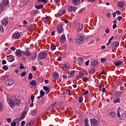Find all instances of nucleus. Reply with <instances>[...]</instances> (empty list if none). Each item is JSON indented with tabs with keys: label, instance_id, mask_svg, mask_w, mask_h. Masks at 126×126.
<instances>
[{
	"label": "nucleus",
	"instance_id": "obj_30",
	"mask_svg": "<svg viewBox=\"0 0 126 126\" xmlns=\"http://www.w3.org/2000/svg\"><path fill=\"white\" fill-rule=\"evenodd\" d=\"M110 116L112 117V118H115V117H116V113H115L114 111H111L110 113Z\"/></svg>",
	"mask_w": 126,
	"mask_h": 126
},
{
	"label": "nucleus",
	"instance_id": "obj_5",
	"mask_svg": "<svg viewBox=\"0 0 126 126\" xmlns=\"http://www.w3.org/2000/svg\"><path fill=\"white\" fill-rule=\"evenodd\" d=\"M119 45L120 43L118 42H114L111 45L110 49H116L119 47Z\"/></svg>",
	"mask_w": 126,
	"mask_h": 126
},
{
	"label": "nucleus",
	"instance_id": "obj_17",
	"mask_svg": "<svg viewBox=\"0 0 126 126\" xmlns=\"http://www.w3.org/2000/svg\"><path fill=\"white\" fill-rule=\"evenodd\" d=\"M43 89L46 91V94H49V93H50V89L48 88V87L44 86L43 87Z\"/></svg>",
	"mask_w": 126,
	"mask_h": 126
},
{
	"label": "nucleus",
	"instance_id": "obj_42",
	"mask_svg": "<svg viewBox=\"0 0 126 126\" xmlns=\"http://www.w3.org/2000/svg\"><path fill=\"white\" fill-rule=\"evenodd\" d=\"M36 114H37V111L35 110H33L32 112V116H35L36 115Z\"/></svg>",
	"mask_w": 126,
	"mask_h": 126
},
{
	"label": "nucleus",
	"instance_id": "obj_64",
	"mask_svg": "<svg viewBox=\"0 0 126 126\" xmlns=\"http://www.w3.org/2000/svg\"><path fill=\"white\" fill-rule=\"evenodd\" d=\"M6 63V61L5 60H2V64H5Z\"/></svg>",
	"mask_w": 126,
	"mask_h": 126
},
{
	"label": "nucleus",
	"instance_id": "obj_46",
	"mask_svg": "<svg viewBox=\"0 0 126 126\" xmlns=\"http://www.w3.org/2000/svg\"><path fill=\"white\" fill-rule=\"evenodd\" d=\"M3 27L2 25H0V32H3Z\"/></svg>",
	"mask_w": 126,
	"mask_h": 126
},
{
	"label": "nucleus",
	"instance_id": "obj_53",
	"mask_svg": "<svg viewBox=\"0 0 126 126\" xmlns=\"http://www.w3.org/2000/svg\"><path fill=\"white\" fill-rule=\"evenodd\" d=\"M10 50H11L12 51H15V50H16V48L14 47V46H11L10 48Z\"/></svg>",
	"mask_w": 126,
	"mask_h": 126
},
{
	"label": "nucleus",
	"instance_id": "obj_51",
	"mask_svg": "<svg viewBox=\"0 0 126 126\" xmlns=\"http://www.w3.org/2000/svg\"><path fill=\"white\" fill-rule=\"evenodd\" d=\"M22 1L23 2V3L26 4L27 3V2H29V0H22Z\"/></svg>",
	"mask_w": 126,
	"mask_h": 126
},
{
	"label": "nucleus",
	"instance_id": "obj_3",
	"mask_svg": "<svg viewBox=\"0 0 126 126\" xmlns=\"http://www.w3.org/2000/svg\"><path fill=\"white\" fill-rule=\"evenodd\" d=\"M47 58V53L46 52H40L38 55V59L39 60H42V59H46Z\"/></svg>",
	"mask_w": 126,
	"mask_h": 126
},
{
	"label": "nucleus",
	"instance_id": "obj_2",
	"mask_svg": "<svg viewBox=\"0 0 126 126\" xmlns=\"http://www.w3.org/2000/svg\"><path fill=\"white\" fill-rule=\"evenodd\" d=\"M9 1L8 0H3L1 4H0V13L2 12L3 10L5 9V7L8 4Z\"/></svg>",
	"mask_w": 126,
	"mask_h": 126
},
{
	"label": "nucleus",
	"instance_id": "obj_12",
	"mask_svg": "<svg viewBox=\"0 0 126 126\" xmlns=\"http://www.w3.org/2000/svg\"><path fill=\"white\" fill-rule=\"evenodd\" d=\"M13 38H14V39H19V38H20V33L18 32H15L13 34Z\"/></svg>",
	"mask_w": 126,
	"mask_h": 126
},
{
	"label": "nucleus",
	"instance_id": "obj_40",
	"mask_svg": "<svg viewBox=\"0 0 126 126\" xmlns=\"http://www.w3.org/2000/svg\"><path fill=\"white\" fill-rule=\"evenodd\" d=\"M100 61L101 63H105L107 62V58H101Z\"/></svg>",
	"mask_w": 126,
	"mask_h": 126
},
{
	"label": "nucleus",
	"instance_id": "obj_59",
	"mask_svg": "<svg viewBox=\"0 0 126 126\" xmlns=\"http://www.w3.org/2000/svg\"><path fill=\"white\" fill-rule=\"evenodd\" d=\"M122 19H123V17L122 16H119L118 17V21H121L122 20Z\"/></svg>",
	"mask_w": 126,
	"mask_h": 126
},
{
	"label": "nucleus",
	"instance_id": "obj_6",
	"mask_svg": "<svg viewBox=\"0 0 126 126\" xmlns=\"http://www.w3.org/2000/svg\"><path fill=\"white\" fill-rule=\"evenodd\" d=\"M57 27H58L57 32H58V33L62 34V33H63V25L61 24L60 25H58Z\"/></svg>",
	"mask_w": 126,
	"mask_h": 126
},
{
	"label": "nucleus",
	"instance_id": "obj_56",
	"mask_svg": "<svg viewBox=\"0 0 126 126\" xmlns=\"http://www.w3.org/2000/svg\"><path fill=\"white\" fill-rule=\"evenodd\" d=\"M114 103H120V98H118L114 101Z\"/></svg>",
	"mask_w": 126,
	"mask_h": 126
},
{
	"label": "nucleus",
	"instance_id": "obj_18",
	"mask_svg": "<svg viewBox=\"0 0 126 126\" xmlns=\"http://www.w3.org/2000/svg\"><path fill=\"white\" fill-rule=\"evenodd\" d=\"M72 1L75 6H77L79 4V2H80V0H72Z\"/></svg>",
	"mask_w": 126,
	"mask_h": 126
},
{
	"label": "nucleus",
	"instance_id": "obj_4",
	"mask_svg": "<svg viewBox=\"0 0 126 126\" xmlns=\"http://www.w3.org/2000/svg\"><path fill=\"white\" fill-rule=\"evenodd\" d=\"M92 126H98V121L95 118H92L90 120Z\"/></svg>",
	"mask_w": 126,
	"mask_h": 126
},
{
	"label": "nucleus",
	"instance_id": "obj_27",
	"mask_svg": "<svg viewBox=\"0 0 126 126\" xmlns=\"http://www.w3.org/2000/svg\"><path fill=\"white\" fill-rule=\"evenodd\" d=\"M35 7L37 9H41V8H43V5H35Z\"/></svg>",
	"mask_w": 126,
	"mask_h": 126
},
{
	"label": "nucleus",
	"instance_id": "obj_24",
	"mask_svg": "<svg viewBox=\"0 0 126 126\" xmlns=\"http://www.w3.org/2000/svg\"><path fill=\"white\" fill-rule=\"evenodd\" d=\"M30 85H32L33 86H36V82L35 80H32L29 83Z\"/></svg>",
	"mask_w": 126,
	"mask_h": 126
},
{
	"label": "nucleus",
	"instance_id": "obj_33",
	"mask_svg": "<svg viewBox=\"0 0 126 126\" xmlns=\"http://www.w3.org/2000/svg\"><path fill=\"white\" fill-rule=\"evenodd\" d=\"M82 29H83V25L81 24L79 25V28L78 29L77 31L80 32L82 31Z\"/></svg>",
	"mask_w": 126,
	"mask_h": 126
},
{
	"label": "nucleus",
	"instance_id": "obj_62",
	"mask_svg": "<svg viewBox=\"0 0 126 126\" xmlns=\"http://www.w3.org/2000/svg\"><path fill=\"white\" fill-rule=\"evenodd\" d=\"M34 96H33V95L31 96V100L32 102H34Z\"/></svg>",
	"mask_w": 126,
	"mask_h": 126
},
{
	"label": "nucleus",
	"instance_id": "obj_22",
	"mask_svg": "<svg viewBox=\"0 0 126 126\" xmlns=\"http://www.w3.org/2000/svg\"><path fill=\"white\" fill-rule=\"evenodd\" d=\"M69 9L70 11H75V10L76 9H77V7H74L73 6H70L69 7Z\"/></svg>",
	"mask_w": 126,
	"mask_h": 126
},
{
	"label": "nucleus",
	"instance_id": "obj_14",
	"mask_svg": "<svg viewBox=\"0 0 126 126\" xmlns=\"http://www.w3.org/2000/svg\"><path fill=\"white\" fill-rule=\"evenodd\" d=\"M15 55L17 57H21L22 56L21 50L20 49H17L15 52Z\"/></svg>",
	"mask_w": 126,
	"mask_h": 126
},
{
	"label": "nucleus",
	"instance_id": "obj_19",
	"mask_svg": "<svg viewBox=\"0 0 126 126\" xmlns=\"http://www.w3.org/2000/svg\"><path fill=\"white\" fill-rule=\"evenodd\" d=\"M7 23H8V20H7V18H4L2 21V24L3 25H7Z\"/></svg>",
	"mask_w": 126,
	"mask_h": 126
},
{
	"label": "nucleus",
	"instance_id": "obj_57",
	"mask_svg": "<svg viewBox=\"0 0 126 126\" xmlns=\"http://www.w3.org/2000/svg\"><path fill=\"white\" fill-rule=\"evenodd\" d=\"M41 2H43V3L45 4L48 2V0H41Z\"/></svg>",
	"mask_w": 126,
	"mask_h": 126
},
{
	"label": "nucleus",
	"instance_id": "obj_58",
	"mask_svg": "<svg viewBox=\"0 0 126 126\" xmlns=\"http://www.w3.org/2000/svg\"><path fill=\"white\" fill-rule=\"evenodd\" d=\"M25 125V121H23L21 122V126H24Z\"/></svg>",
	"mask_w": 126,
	"mask_h": 126
},
{
	"label": "nucleus",
	"instance_id": "obj_43",
	"mask_svg": "<svg viewBox=\"0 0 126 126\" xmlns=\"http://www.w3.org/2000/svg\"><path fill=\"white\" fill-rule=\"evenodd\" d=\"M96 71L95 68L93 67V68L91 69V73H94Z\"/></svg>",
	"mask_w": 126,
	"mask_h": 126
},
{
	"label": "nucleus",
	"instance_id": "obj_8",
	"mask_svg": "<svg viewBox=\"0 0 126 126\" xmlns=\"http://www.w3.org/2000/svg\"><path fill=\"white\" fill-rule=\"evenodd\" d=\"M14 82V81L11 79L7 80L5 81L6 85H8L9 86H10V85H12Z\"/></svg>",
	"mask_w": 126,
	"mask_h": 126
},
{
	"label": "nucleus",
	"instance_id": "obj_13",
	"mask_svg": "<svg viewBox=\"0 0 126 126\" xmlns=\"http://www.w3.org/2000/svg\"><path fill=\"white\" fill-rule=\"evenodd\" d=\"M74 74H75V70H72L70 71L68 75V78H71V77H73Z\"/></svg>",
	"mask_w": 126,
	"mask_h": 126
},
{
	"label": "nucleus",
	"instance_id": "obj_23",
	"mask_svg": "<svg viewBox=\"0 0 126 126\" xmlns=\"http://www.w3.org/2000/svg\"><path fill=\"white\" fill-rule=\"evenodd\" d=\"M77 61L79 64H81L83 63V59L81 58H78Z\"/></svg>",
	"mask_w": 126,
	"mask_h": 126
},
{
	"label": "nucleus",
	"instance_id": "obj_29",
	"mask_svg": "<svg viewBox=\"0 0 126 126\" xmlns=\"http://www.w3.org/2000/svg\"><path fill=\"white\" fill-rule=\"evenodd\" d=\"M75 43L77 44V45H80L81 43L82 44L83 42H81L79 38L75 39Z\"/></svg>",
	"mask_w": 126,
	"mask_h": 126
},
{
	"label": "nucleus",
	"instance_id": "obj_61",
	"mask_svg": "<svg viewBox=\"0 0 126 126\" xmlns=\"http://www.w3.org/2000/svg\"><path fill=\"white\" fill-rule=\"evenodd\" d=\"M83 10H84V8H82L80 9V10L78 12V13H81V12H82V11H83Z\"/></svg>",
	"mask_w": 126,
	"mask_h": 126
},
{
	"label": "nucleus",
	"instance_id": "obj_10",
	"mask_svg": "<svg viewBox=\"0 0 126 126\" xmlns=\"http://www.w3.org/2000/svg\"><path fill=\"white\" fill-rule=\"evenodd\" d=\"M62 69L63 71H67L69 69V66H68L66 64H63L62 65Z\"/></svg>",
	"mask_w": 126,
	"mask_h": 126
},
{
	"label": "nucleus",
	"instance_id": "obj_48",
	"mask_svg": "<svg viewBox=\"0 0 126 126\" xmlns=\"http://www.w3.org/2000/svg\"><path fill=\"white\" fill-rule=\"evenodd\" d=\"M111 16H112V14H111V13H107L106 14V16L107 17H108V18H110Z\"/></svg>",
	"mask_w": 126,
	"mask_h": 126
},
{
	"label": "nucleus",
	"instance_id": "obj_60",
	"mask_svg": "<svg viewBox=\"0 0 126 126\" xmlns=\"http://www.w3.org/2000/svg\"><path fill=\"white\" fill-rule=\"evenodd\" d=\"M7 122H8V123H11V118H8V119H6Z\"/></svg>",
	"mask_w": 126,
	"mask_h": 126
},
{
	"label": "nucleus",
	"instance_id": "obj_16",
	"mask_svg": "<svg viewBox=\"0 0 126 126\" xmlns=\"http://www.w3.org/2000/svg\"><path fill=\"white\" fill-rule=\"evenodd\" d=\"M61 41H60V43L61 44H63V43H64L65 41V35H62L61 36Z\"/></svg>",
	"mask_w": 126,
	"mask_h": 126
},
{
	"label": "nucleus",
	"instance_id": "obj_11",
	"mask_svg": "<svg viewBox=\"0 0 126 126\" xmlns=\"http://www.w3.org/2000/svg\"><path fill=\"white\" fill-rule=\"evenodd\" d=\"M7 61L9 62L10 63H11L12 62H13L14 61V57L12 55H9L7 57Z\"/></svg>",
	"mask_w": 126,
	"mask_h": 126
},
{
	"label": "nucleus",
	"instance_id": "obj_28",
	"mask_svg": "<svg viewBox=\"0 0 126 126\" xmlns=\"http://www.w3.org/2000/svg\"><path fill=\"white\" fill-rule=\"evenodd\" d=\"M36 58H37V53H33V55L32 56V58L33 61H35L36 60Z\"/></svg>",
	"mask_w": 126,
	"mask_h": 126
},
{
	"label": "nucleus",
	"instance_id": "obj_45",
	"mask_svg": "<svg viewBox=\"0 0 126 126\" xmlns=\"http://www.w3.org/2000/svg\"><path fill=\"white\" fill-rule=\"evenodd\" d=\"M2 69L4 70H7V69H8V67L6 65H4L2 67Z\"/></svg>",
	"mask_w": 126,
	"mask_h": 126
},
{
	"label": "nucleus",
	"instance_id": "obj_15",
	"mask_svg": "<svg viewBox=\"0 0 126 126\" xmlns=\"http://www.w3.org/2000/svg\"><path fill=\"white\" fill-rule=\"evenodd\" d=\"M60 76L59 75V73L57 72H55L53 74V78L54 79H59Z\"/></svg>",
	"mask_w": 126,
	"mask_h": 126
},
{
	"label": "nucleus",
	"instance_id": "obj_47",
	"mask_svg": "<svg viewBox=\"0 0 126 126\" xmlns=\"http://www.w3.org/2000/svg\"><path fill=\"white\" fill-rule=\"evenodd\" d=\"M66 94H67V95H69V96L71 95L70 94V90H66Z\"/></svg>",
	"mask_w": 126,
	"mask_h": 126
},
{
	"label": "nucleus",
	"instance_id": "obj_20",
	"mask_svg": "<svg viewBox=\"0 0 126 126\" xmlns=\"http://www.w3.org/2000/svg\"><path fill=\"white\" fill-rule=\"evenodd\" d=\"M117 5L120 8H123V7H124V6L125 5V4L124 3V2L122 1H119L118 2Z\"/></svg>",
	"mask_w": 126,
	"mask_h": 126
},
{
	"label": "nucleus",
	"instance_id": "obj_9",
	"mask_svg": "<svg viewBox=\"0 0 126 126\" xmlns=\"http://www.w3.org/2000/svg\"><path fill=\"white\" fill-rule=\"evenodd\" d=\"M98 63L99 62H98V60H95L91 62V65H92V66L94 67H96L97 65H98Z\"/></svg>",
	"mask_w": 126,
	"mask_h": 126
},
{
	"label": "nucleus",
	"instance_id": "obj_63",
	"mask_svg": "<svg viewBox=\"0 0 126 126\" xmlns=\"http://www.w3.org/2000/svg\"><path fill=\"white\" fill-rule=\"evenodd\" d=\"M97 87H98V88H101L102 87V86H103V85H101V84H97L96 85Z\"/></svg>",
	"mask_w": 126,
	"mask_h": 126
},
{
	"label": "nucleus",
	"instance_id": "obj_52",
	"mask_svg": "<svg viewBox=\"0 0 126 126\" xmlns=\"http://www.w3.org/2000/svg\"><path fill=\"white\" fill-rule=\"evenodd\" d=\"M25 75H26V72L25 71L23 72L21 74L22 77L25 76Z\"/></svg>",
	"mask_w": 126,
	"mask_h": 126
},
{
	"label": "nucleus",
	"instance_id": "obj_49",
	"mask_svg": "<svg viewBox=\"0 0 126 126\" xmlns=\"http://www.w3.org/2000/svg\"><path fill=\"white\" fill-rule=\"evenodd\" d=\"M11 126H16V122H13L11 123Z\"/></svg>",
	"mask_w": 126,
	"mask_h": 126
},
{
	"label": "nucleus",
	"instance_id": "obj_35",
	"mask_svg": "<svg viewBox=\"0 0 126 126\" xmlns=\"http://www.w3.org/2000/svg\"><path fill=\"white\" fill-rule=\"evenodd\" d=\"M32 78H33V75H32V73H30L29 74L28 79H29L30 80H31Z\"/></svg>",
	"mask_w": 126,
	"mask_h": 126
},
{
	"label": "nucleus",
	"instance_id": "obj_1",
	"mask_svg": "<svg viewBox=\"0 0 126 126\" xmlns=\"http://www.w3.org/2000/svg\"><path fill=\"white\" fill-rule=\"evenodd\" d=\"M7 102L8 103L11 108H13L14 106H18L19 107V105H20V101L17 100H15L13 101L12 98H7Z\"/></svg>",
	"mask_w": 126,
	"mask_h": 126
},
{
	"label": "nucleus",
	"instance_id": "obj_21",
	"mask_svg": "<svg viewBox=\"0 0 126 126\" xmlns=\"http://www.w3.org/2000/svg\"><path fill=\"white\" fill-rule=\"evenodd\" d=\"M123 64V62L121 61H118L114 62V64L116 66H119Z\"/></svg>",
	"mask_w": 126,
	"mask_h": 126
},
{
	"label": "nucleus",
	"instance_id": "obj_34",
	"mask_svg": "<svg viewBox=\"0 0 126 126\" xmlns=\"http://www.w3.org/2000/svg\"><path fill=\"white\" fill-rule=\"evenodd\" d=\"M22 53H24V54L25 55V56H30V52L28 51L25 52L22 51Z\"/></svg>",
	"mask_w": 126,
	"mask_h": 126
},
{
	"label": "nucleus",
	"instance_id": "obj_32",
	"mask_svg": "<svg viewBox=\"0 0 126 126\" xmlns=\"http://www.w3.org/2000/svg\"><path fill=\"white\" fill-rule=\"evenodd\" d=\"M85 126H89V124H88V118L85 119Z\"/></svg>",
	"mask_w": 126,
	"mask_h": 126
},
{
	"label": "nucleus",
	"instance_id": "obj_50",
	"mask_svg": "<svg viewBox=\"0 0 126 126\" xmlns=\"http://www.w3.org/2000/svg\"><path fill=\"white\" fill-rule=\"evenodd\" d=\"M2 111V102L0 103V112Z\"/></svg>",
	"mask_w": 126,
	"mask_h": 126
},
{
	"label": "nucleus",
	"instance_id": "obj_55",
	"mask_svg": "<svg viewBox=\"0 0 126 126\" xmlns=\"http://www.w3.org/2000/svg\"><path fill=\"white\" fill-rule=\"evenodd\" d=\"M110 44H112V40L111 39L108 40V42L106 44V46H109Z\"/></svg>",
	"mask_w": 126,
	"mask_h": 126
},
{
	"label": "nucleus",
	"instance_id": "obj_39",
	"mask_svg": "<svg viewBox=\"0 0 126 126\" xmlns=\"http://www.w3.org/2000/svg\"><path fill=\"white\" fill-rule=\"evenodd\" d=\"M83 76H84V73H83L82 72H80V73L79 74V77L81 78V77H83Z\"/></svg>",
	"mask_w": 126,
	"mask_h": 126
},
{
	"label": "nucleus",
	"instance_id": "obj_25",
	"mask_svg": "<svg viewBox=\"0 0 126 126\" xmlns=\"http://www.w3.org/2000/svg\"><path fill=\"white\" fill-rule=\"evenodd\" d=\"M78 101L79 104H81V103L83 102V97H82V96H79L78 98Z\"/></svg>",
	"mask_w": 126,
	"mask_h": 126
},
{
	"label": "nucleus",
	"instance_id": "obj_7",
	"mask_svg": "<svg viewBox=\"0 0 126 126\" xmlns=\"http://www.w3.org/2000/svg\"><path fill=\"white\" fill-rule=\"evenodd\" d=\"M65 13V9L63 8H62L58 12V15L59 16H62V15H63L64 13Z\"/></svg>",
	"mask_w": 126,
	"mask_h": 126
},
{
	"label": "nucleus",
	"instance_id": "obj_44",
	"mask_svg": "<svg viewBox=\"0 0 126 126\" xmlns=\"http://www.w3.org/2000/svg\"><path fill=\"white\" fill-rule=\"evenodd\" d=\"M105 33H106V34H109V33H110V29L107 28L105 29Z\"/></svg>",
	"mask_w": 126,
	"mask_h": 126
},
{
	"label": "nucleus",
	"instance_id": "obj_26",
	"mask_svg": "<svg viewBox=\"0 0 126 126\" xmlns=\"http://www.w3.org/2000/svg\"><path fill=\"white\" fill-rule=\"evenodd\" d=\"M25 117H26V112H23L21 114L20 119H21V120H23V119H24Z\"/></svg>",
	"mask_w": 126,
	"mask_h": 126
},
{
	"label": "nucleus",
	"instance_id": "obj_38",
	"mask_svg": "<svg viewBox=\"0 0 126 126\" xmlns=\"http://www.w3.org/2000/svg\"><path fill=\"white\" fill-rule=\"evenodd\" d=\"M56 48H57L56 47V45H52L51 46V49L52 51H55V50H56Z\"/></svg>",
	"mask_w": 126,
	"mask_h": 126
},
{
	"label": "nucleus",
	"instance_id": "obj_37",
	"mask_svg": "<svg viewBox=\"0 0 126 126\" xmlns=\"http://www.w3.org/2000/svg\"><path fill=\"white\" fill-rule=\"evenodd\" d=\"M79 39L80 40V41L81 42H83V41H84V36H81L79 37Z\"/></svg>",
	"mask_w": 126,
	"mask_h": 126
},
{
	"label": "nucleus",
	"instance_id": "obj_54",
	"mask_svg": "<svg viewBox=\"0 0 126 126\" xmlns=\"http://www.w3.org/2000/svg\"><path fill=\"white\" fill-rule=\"evenodd\" d=\"M117 117L118 118H120L121 117V114H120V110H117Z\"/></svg>",
	"mask_w": 126,
	"mask_h": 126
},
{
	"label": "nucleus",
	"instance_id": "obj_31",
	"mask_svg": "<svg viewBox=\"0 0 126 126\" xmlns=\"http://www.w3.org/2000/svg\"><path fill=\"white\" fill-rule=\"evenodd\" d=\"M40 97H42L43 98V97L45 96V92H44L43 90H41L40 92Z\"/></svg>",
	"mask_w": 126,
	"mask_h": 126
},
{
	"label": "nucleus",
	"instance_id": "obj_41",
	"mask_svg": "<svg viewBox=\"0 0 126 126\" xmlns=\"http://www.w3.org/2000/svg\"><path fill=\"white\" fill-rule=\"evenodd\" d=\"M33 29L34 27H33V25H31L28 27L29 30H33Z\"/></svg>",
	"mask_w": 126,
	"mask_h": 126
},
{
	"label": "nucleus",
	"instance_id": "obj_36",
	"mask_svg": "<svg viewBox=\"0 0 126 126\" xmlns=\"http://www.w3.org/2000/svg\"><path fill=\"white\" fill-rule=\"evenodd\" d=\"M83 81H84L85 82H87L89 80V79L87 77H83L82 78Z\"/></svg>",
	"mask_w": 126,
	"mask_h": 126
}]
</instances>
